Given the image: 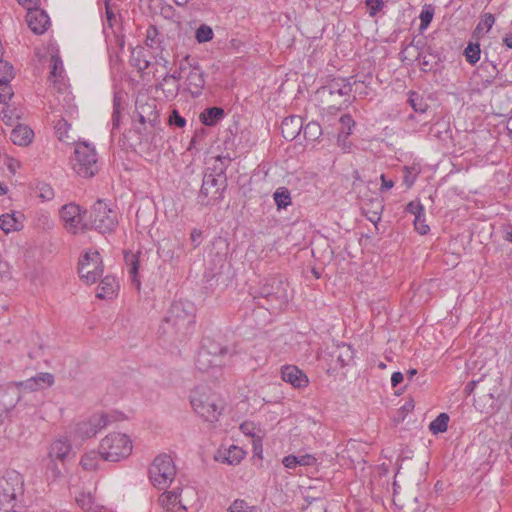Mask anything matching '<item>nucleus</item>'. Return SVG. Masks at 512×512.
<instances>
[{
    "mask_svg": "<svg viewBox=\"0 0 512 512\" xmlns=\"http://www.w3.org/2000/svg\"><path fill=\"white\" fill-rule=\"evenodd\" d=\"M213 30L210 26L202 24L197 30L195 34V38L199 43H205L213 38Z\"/></svg>",
    "mask_w": 512,
    "mask_h": 512,
    "instance_id": "obj_46",
    "label": "nucleus"
},
{
    "mask_svg": "<svg viewBox=\"0 0 512 512\" xmlns=\"http://www.w3.org/2000/svg\"><path fill=\"white\" fill-rule=\"evenodd\" d=\"M288 282L281 275H273L265 278L260 286L251 292L257 303L270 311L279 312L288 304Z\"/></svg>",
    "mask_w": 512,
    "mask_h": 512,
    "instance_id": "obj_1",
    "label": "nucleus"
},
{
    "mask_svg": "<svg viewBox=\"0 0 512 512\" xmlns=\"http://www.w3.org/2000/svg\"><path fill=\"white\" fill-rule=\"evenodd\" d=\"M26 22L31 31L35 34H43L50 26V19L47 13L37 6L28 8Z\"/></svg>",
    "mask_w": 512,
    "mask_h": 512,
    "instance_id": "obj_15",
    "label": "nucleus"
},
{
    "mask_svg": "<svg viewBox=\"0 0 512 512\" xmlns=\"http://www.w3.org/2000/svg\"><path fill=\"white\" fill-rule=\"evenodd\" d=\"M57 461L58 460L49 459V463L47 464V472L50 473L51 477L54 479L58 478L62 473V470L58 466Z\"/></svg>",
    "mask_w": 512,
    "mask_h": 512,
    "instance_id": "obj_58",
    "label": "nucleus"
},
{
    "mask_svg": "<svg viewBox=\"0 0 512 512\" xmlns=\"http://www.w3.org/2000/svg\"><path fill=\"white\" fill-rule=\"evenodd\" d=\"M225 116V112L220 107H211L203 110L200 115V121L206 126H214Z\"/></svg>",
    "mask_w": 512,
    "mask_h": 512,
    "instance_id": "obj_25",
    "label": "nucleus"
},
{
    "mask_svg": "<svg viewBox=\"0 0 512 512\" xmlns=\"http://www.w3.org/2000/svg\"><path fill=\"white\" fill-rule=\"evenodd\" d=\"M149 479L152 485L160 490L166 489L176 476V467L167 454L156 456L149 467Z\"/></svg>",
    "mask_w": 512,
    "mask_h": 512,
    "instance_id": "obj_5",
    "label": "nucleus"
},
{
    "mask_svg": "<svg viewBox=\"0 0 512 512\" xmlns=\"http://www.w3.org/2000/svg\"><path fill=\"white\" fill-rule=\"evenodd\" d=\"M119 285L116 279L112 276H106L103 278L98 286L97 297L101 299H110L112 298Z\"/></svg>",
    "mask_w": 512,
    "mask_h": 512,
    "instance_id": "obj_23",
    "label": "nucleus"
},
{
    "mask_svg": "<svg viewBox=\"0 0 512 512\" xmlns=\"http://www.w3.org/2000/svg\"><path fill=\"white\" fill-rule=\"evenodd\" d=\"M130 63L139 72L146 70L150 66V61L147 59L145 50L143 47L137 46L132 49Z\"/></svg>",
    "mask_w": 512,
    "mask_h": 512,
    "instance_id": "obj_27",
    "label": "nucleus"
},
{
    "mask_svg": "<svg viewBox=\"0 0 512 512\" xmlns=\"http://www.w3.org/2000/svg\"><path fill=\"white\" fill-rule=\"evenodd\" d=\"M14 92L10 85V82H0V103H7Z\"/></svg>",
    "mask_w": 512,
    "mask_h": 512,
    "instance_id": "obj_52",
    "label": "nucleus"
},
{
    "mask_svg": "<svg viewBox=\"0 0 512 512\" xmlns=\"http://www.w3.org/2000/svg\"><path fill=\"white\" fill-rule=\"evenodd\" d=\"M245 452L240 447L231 445L229 448L217 450L214 459L221 463L237 465L244 458Z\"/></svg>",
    "mask_w": 512,
    "mask_h": 512,
    "instance_id": "obj_18",
    "label": "nucleus"
},
{
    "mask_svg": "<svg viewBox=\"0 0 512 512\" xmlns=\"http://www.w3.org/2000/svg\"><path fill=\"white\" fill-rule=\"evenodd\" d=\"M125 262L128 268V272L131 277L132 283L136 286L137 289L140 288V281L138 279V270H139V260L138 254L135 253H125Z\"/></svg>",
    "mask_w": 512,
    "mask_h": 512,
    "instance_id": "obj_31",
    "label": "nucleus"
},
{
    "mask_svg": "<svg viewBox=\"0 0 512 512\" xmlns=\"http://www.w3.org/2000/svg\"><path fill=\"white\" fill-rule=\"evenodd\" d=\"M21 227V221L14 213H7L0 216V228L7 234L11 231H17Z\"/></svg>",
    "mask_w": 512,
    "mask_h": 512,
    "instance_id": "obj_33",
    "label": "nucleus"
},
{
    "mask_svg": "<svg viewBox=\"0 0 512 512\" xmlns=\"http://www.w3.org/2000/svg\"><path fill=\"white\" fill-rule=\"evenodd\" d=\"M175 244L169 240H164L158 247L157 253L165 262H172L177 256L175 254Z\"/></svg>",
    "mask_w": 512,
    "mask_h": 512,
    "instance_id": "obj_34",
    "label": "nucleus"
},
{
    "mask_svg": "<svg viewBox=\"0 0 512 512\" xmlns=\"http://www.w3.org/2000/svg\"><path fill=\"white\" fill-rule=\"evenodd\" d=\"M37 189L39 191L38 197H40L41 199H43L45 201L53 199V197H54V190H53V188L49 184L40 183L37 186Z\"/></svg>",
    "mask_w": 512,
    "mask_h": 512,
    "instance_id": "obj_53",
    "label": "nucleus"
},
{
    "mask_svg": "<svg viewBox=\"0 0 512 512\" xmlns=\"http://www.w3.org/2000/svg\"><path fill=\"white\" fill-rule=\"evenodd\" d=\"M33 135V131L28 126L18 125L12 130L10 139L16 145L26 146L32 141Z\"/></svg>",
    "mask_w": 512,
    "mask_h": 512,
    "instance_id": "obj_22",
    "label": "nucleus"
},
{
    "mask_svg": "<svg viewBox=\"0 0 512 512\" xmlns=\"http://www.w3.org/2000/svg\"><path fill=\"white\" fill-rule=\"evenodd\" d=\"M105 10H106V21L110 28L113 27L114 22L116 21V15L112 6L109 3V0H105Z\"/></svg>",
    "mask_w": 512,
    "mask_h": 512,
    "instance_id": "obj_60",
    "label": "nucleus"
},
{
    "mask_svg": "<svg viewBox=\"0 0 512 512\" xmlns=\"http://www.w3.org/2000/svg\"><path fill=\"white\" fill-rule=\"evenodd\" d=\"M404 172V183L407 185V187H411L416 180L417 173L414 172V168L407 166L404 168Z\"/></svg>",
    "mask_w": 512,
    "mask_h": 512,
    "instance_id": "obj_59",
    "label": "nucleus"
},
{
    "mask_svg": "<svg viewBox=\"0 0 512 512\" xmlns=\"http://www.w3.org/2000/svg\"><path fill=\"white\" fill-rule=\"evenodd\" d=\"M240 429L245 435L253 438V444L255 448L257 447V444L261 446L264 432L259 426L253 422L246 421L241 424Z\"/></svg>",
    "mask_w": 512,
    "mask_h": 512,
    "instance_id": "obj_32",
    "label": "nucleus"
},
{
    "mask_svg": "<svg viewBox=\"0 0 512 512\" xmlns=\"http://www.w3.org/2000/svg\"><path fill=\"white\" fill-rule=\"evenodd\" d=\"M158 501L160 506L166 511L178 512L182 510L180 502H177L178 497L175 489L161 494Z\"/></svg>",
    "mask_w": 512,
    "mask_h": 512,
    "instance_id": "obj_28",
    "label": "nucleus"
},
{
    "mask_svg": "<svg viewBox=\"0 0 512 512\" xmlns=\"http://www.w3.org/2000/svg\"><path fill=\"white\" fill-rule=\"evenodd\" d=\"M329 92L332 95L346 96L351 92V86L348 83H344V80H334L329 85Z\"/></svg>",
    "mask_w": 512,
    "mask_h": 512,
    "instance_id": "obj_42",
    "label": "nucleus"
},
{
    "mask_svg": "<svg viewBox=\"0 0 512 512\" xmlns=\"http://www.w3.org/2000/svg\"><path fill=\"white\" fill-rule=\"evenodd\" d=\"M87 223L88 229H95L100 233L111 232L118 224L117 214L102 200H98L90 208Z\"/></svg>",
    "mask_w": 512,
    "mask_h": 512,
    "instance_id": "obj_6",
    "label": "nucleus"
},
{
    "mask_svg": "<svg viewBox=\"0 0 512 512\" xmlns=\"http://www.w3.org/2000/svg\"><path fill=\"white\" fill-rule=\"evenodd\" d=\"M6 486L0 485L2 493L0 494V503L8 504L16 500L18 495L23 493V480L15 472L8 474L5 478Z\"/></svg>",
    "mask_w": 512,
    "mask_h": 512,
    "instance_id": "obj_13",
    "label": "nucleus"
},
{
    "mask_svg": "<svg viewBox=\"0 0 512 512\" xmlns=\"http://www.w3.org/2000/svg\"><path fill=\"white\" fill-rule=\"evenodd\" d=\"M133 445L127 434L112 432L105 436L99 445V453L103 460L118 462L132 453Z\"/></svg>",
    "mask_w": 512,
    "mask_h": 512,
    "instance_id": "obj_4",
    "label": "nucleus"
},
{
    "mask_svg": "<svg viewBox=\"0 0 512 512\" xmlns=\"http://www.w3.org/2000/svg\"><path fill=\"white\" fill-rule=\"evenodd\" d=\"M145 43L150 48H155L158 46V30L154 26H150L147 29Z\"/></svg>",
    "mask_w": 512,
    "mask_h": 512,
    "instance_id": "obj_51",
    "label": "nucleus"
},
{
    "mask_svg": "<svg viewBox=\"0 0 512 512\" xmlns=\"http://www.w3.org/2000/svg\"><path fill=\"white\" fill-rule=\"evenodd\" d=\"M282 379L291 384L294 388H303L308 385V377L294 365H287L282 368Z\"/></svg>",
    "mask_w": 512,
    "mask_h": 512,
    "instance_id": "obj_17",
    "label": "nucleus"
},
{
    "mask_svg": "<svg viewBox=\"0 0 512 512\" xmlns=\"http://www.w3.org/2000/svg\"><path fill=\"white\" fill-rule=\"evenodd\" d=\"M414 226L415 229L421 234L425 235L429 231V226L425 224L424 216L417 215L416 218H414Z\"/></svg>",
    "mask_w": 512,
    "mask_h": 512,
    "instance_id": "obj_56",
    "label": "nucleus"
},
{
    "mask_svg": "<svg viewBox=\"0 0 512 512\" xmlns=\"http://www.w3.org/2000/svg\"><path fill=\"white\" fill-rule=\"evenodd\" d=\"M448 422H449V416L446 413L439 414L436 419H434L430 425L429 429L434 433H443L447 431L448 428Z\"/></svg>",
    "mask_w": 512,
    "mask_h": 512,
    "instance_id": "obj_36",
    "label": "nucleus"
},
{
    "mask_svg": "<svg viewBox=\"0 0 512 512\" xmlns=\"http://www.w3.org/2000/svg\"><path fill=\"white\" fill-rule=\"evenodd\" d=\"M340 128L338 131V142L346 149L345 139L351 134L355 121L349 114H344L339 119Z\"/></svg>",
    "mask_w": 512,
    "mask_h": 512,
    "instance_id": "obj_30",
    "label": "nucleus"
},
{
    "mask_svg": "<svg viewBox=\"0 0 512 512\" xmlns=\"http://www.w3.org/2000/svg\"><path fill=\"white\" fill-rule=\"evenodd\" d=\"M177 491L178 501L182 510L193 508L198 501V493L195 488L191 486H184L175 489Z\"/></svg>",
    "mask_w": 512,
    "mask_h": 512,
    "instance_id": "obj_21",
    "label": "nucleus"
},
{
    "mask_svg": "<svg viewBox=\"0 0 512 512\" xmlns=\"http://www.w3.org/2000/svg\"><path fill=\"white\" fill-rule=\"evenodd\" d=\"M14 76L13 66L0 59V82H11Z\"/></svg>",
    "mask_w": 512,
    "mask_h": 512,
    "instance_id": "obj_45",
    "label": "nucleus"
},
{
    "mask_svg": "<svg viewBox=\"0 0 512 512\" xmlns=\"http://www.w3.org/2000/svg\"><path fill=\"white\" fill-rule=\"evenodd\" d=\"M370 16H375L383 7V0H366Z\"/></svg>",
    "mask_w": 512,
    "mask_h": 512,
    "instance_id": "obj_55",
    "label": "nucleus"
},
{
    "mask_svg": "<svg viewBox=\"0 0 512 512\" xmlns=\"http://www.w3.org/2000/svg\"><path fill=\"white\" fill-rule=\"evenodd\" d=\"M59 214L68 233L76 235L88 229L87 220L84 221L87 211H82L79 205L75 203L63 205Z\"/></svg>",
    "mask_w": 512,
    "mask_h": 512,
    "instance_id": "obj_8",
    "label": "nucleus"
},
{
    "mask_svg": "<svg viewBox=\"0 0 512 512\" xmlns=\"http://www.w3.org/2000/svg\"><path fill=\"white\" fill-rule=\"evenodd\" d=\"M72 450L71 444L66 439H57L51 443L48 457L50 460H58L64 463Z\"/></svg>",
    "mask_w": 512,
    "mask_h": 512,
    "instance_id": "obj_20",
    "label": "nucleus"
},
{
    "mask_svg": "<svg viewBox=\"0 0 512 512\" xmlns=\"http://www.w3.org/2000/svg\"><path fill=\"white\" fill-rule=\"evenodd\" d=\"M481 49L478 43L470 42L464 50V56L466 57V61L474 65L480 60Z\"/></svg>",
    "mask_w": 512,
    "mask_h": 512,
    "instance_id": "obj_37",
    "label": "nucleus"
},
{
    "mask_svg": "<svg viewBox=\"0 0 512 512\" xmlns=\"http://www.w3.org/2000/svg\"><path fill=\"white\" fill-rule=\"evenodd\" d=\"M433 15H434V12L433 10H430V9H426V10H422L421 14H420V29L423 30V29H426L428 27V25L431 23L432 19H433Z\"/></svg>",
    "mask_w": 512,
    "mask_h": 512,
    "instance_id": "obj_54",
    "label": "nucleus"
},
{
    "mask_svg": "<svg viewBox=\"0 0 512 512\" xmlns=\"http://www.w3.org/2000/svg\"><path fill=\"white\" fill-rule=\"evenodd\" d=\"M78 265L79 275L87 284L95 283L102 276V259L98 251H86Z\"/></svg>",
    "mask_w": 512,
    "mask_h": 512,
    "instance_id": "obj_9",
    "label": "nucleus"
},
{
    "mask_svg": "<svg viewBox=\"0 0 512 512\" xmlns=\"http://www.w3.org/2000/svg\"><path fill=\"white\" fill-rule=\"evenodd\" d=\"M231 158L228 156H217L215 159V165L213 168L214 175L223 179L225 177L224 172L229 165Z\"/></svg>",
    "mask_w": 512,
    "mask_h": 512,
    "instance_id": "obj_43",
    "label": "nucleus"
},
{
    "mask_svg": "<svg viewBox=\"0 0 512 512\" xmlns=\"http://www.w3.org/2000/svg\"><path fill=\"white\" fill-rule=\"evenodd\" d=\"M54 383V376L48 372H42L27 380L18 382L16 385L20 390L36 391L45 386H52Z\"/></svg>",
    "mask_w": 512,
    "mask_h": 512,
    "instance_id": "obj_16",
    "label": "nucleus"
},
{
    "mask_svg": "<svg viewBox=\"0 0 512 512\" xmlns=\"http://www.w3.org/2000/svg\"><path fill=\"white\" fill-rule=\"evenodd\" d=\"M69 129L70 124L64 118H61L56 122L55 132L60 141L68 142L72 139L68 134Z\"/></svg>",
    "mask_w": 512,
    "mask_h": 512,
    "instance_id": "obj_41",
    "label": "nucleus"
},
{
    "mask_svg": "<svg viewBox=\"0 0 512 512\" xmlns=\"http://www.w3.org/2000/svg\"><path fill=\"white\" fill-rule=\"evenodd\" d=\"M157 89L162 90L167 99H174L179 93L180 85L172 81L166 84L162 79L157 85Z\"/></svg>",
    "mask_w": 512,
    "mask_h": 512,
    "instance_id": "obj_40",
    "label": "nucleus"
},
{
    "mask_svg": "<svg viewBox=\"0 0 512 512\" xmlns=\"http://www.w3.org/2000/svg\"><path fill=\"white\" fill-rule=\"evenodd\" d=\"M108 417L105 414H94L88 419L77 424L75 433L82 439L95 436L108 425Z\"/></svg>",
    "mask_w": 512,
    "mask_h": 512,
    "instance_id": "obj_12",
    "label": "nucleus"
},
{
    "mask_svg": "<svg viewBox=\"0 0 512 512\" xmlns=\"http://www.w3.org/2000/svg\"><path fill=\"white\" fill-rule=\"evenodd\" d=\"M138 114H139V121L142 124L148 123L152 127H155L160 122L159 113L155 109L154 104L141 105L139 108Z\"/></svg>",
    "mask_w": 512,
    "mask_h": 512,
    "instance_id": "obj_24",
    "label": "nucleus"
},
{
    "mask_svg": "<svg viewBox=\"0 0 512 512\" xmlns=\"http://www.w3.org/2000/svg\"><path fill=\"white\" fill-rule=\"evenodd\" d=\"M169 124L182 128L185 126L186 120L176 110H173L169 116Z\"/></svg>",
    "mask_w": 512,
    "mask_h": 512,
    "instance_id": "obj_57",
    "label": "nucleus"
},
{
    "mask_svg": "<svg viewBox=\"0 0 512 512\" xmlns=\"http://www.w3.org/2000/svg\"><path fill=\"white\" fill-rule=\"evenodd\" d=\"M332 356L336 358V361L339 363L340 367H345L352 362L354 358V352L350 345L343 343L336 347V349L332 352Z\"/></svg>",
    "mask_w": 512,
    "mask_h": 512,
    "instance_id": "obj_26",
    "label": "nucleus"
},
{
    "mask_svg": "<svg viewBox=\"0 0 512 512\" xmlns=\"http://www.w3.org/2000/svg\"><path fill=\"white\" fill-rule=\"evenodd\" d=\"M248 505L244 500H235L229 507L228 512H247Z\"/></svg>",
    "mask_w": 512,
    "mask_h": 512,
    "instance_id": "obj_62",
    "label": "nucleus"
},
{
    "mask_svg": "<svg viewBox=\"0 0 512 512\" xmlns=\"http://www.w3.org/2000/svg\"><path fill=\"white\" fill-rule=\"evenodd\" d=\"M407 212L413 214L416 218L417 215L424 216V208L420 203L410 202L406 208Z\"/></svg>",
    "mask_w": 512,
    "mask_h": 512,
    "instance_id": "obj_61",
    "label": "nucleus"
},
{
    "mask_svg": "<svg viewBox=\"0 0 512 512\" xmlns=\"http://www.w3.org/2000/svg\"><path fill=\"white\" fill-rule=\"evenodd\" d=\"M274 200L279 209L286 208L291 204L290 192L285 187L278 188L274 193Z\"/></svg>",
    "mask_w": 512,
    "mask_h": 512,
    "instance_id": "obj_39",
    "label": "nucleus"
},
{
    "mask_svg": "<svg viewBox=\"0 0 512 512\" xmlns=\"http://www.w3.org/2000/svg\"><path fill=\"white\" fill-rule=\"evenodd\" d=\"M382 209H383V207L381 205V202L377 201L375 208L373 210H369V209H366L365 207H363V213L365 214V216L367 217V219L370 222L376 224L381 219Z\"/></svg>",
    "mask_w": 512,
    "mask_h": 512,
    "instance_id": "obj_48",
    "label": "nucleus"
},
{
    "mask_svg": "<svg viewBox=\"0 0 512 512\" xmlns=\"http://www.w3.org/2000/svg\"><path fill=\"white\" fill-rule=\"evenodd\" d=\"M76 502L85 512H91L96 505L92 496L84 492L76 497Z\"/></svg>",
    "mask_w": 512,
    "mask_h": 512,
    "instance_id": "obj_44",
    "label": "nucleus"
},
{
    "mask_svg": "<svg viewBox=\"0 0 512 512\" xmlns=\"http://www.w3.org/2000/svg\"><path fill=\"white\" fill-rule=\"evenodd\" d=\"M184 61L187 64V69H189L185 76V89L189 91L192 97H198L202 94L205 86V74L199 62L190 55H186Z\"/></svg>",
    "mask_w": 512,
    "mask_h": 512,
    "instance_id": "obj_10",
    "label": "nucleus"
},
{
    "mask_svg": "<svg viewBox=\"0 0 512 512\" xmlns=\"http://www.w3.org/2000/svg\"><path fill=\"white\" fill-rule=\"evenodd\" d=\"M74 171L83 178H91L98 172L97 153L87 142H80L75 148Z\"/></svg>",
    "mask_w": 512,
    "mask_h": 512,
    "instance_id": "obj_7",
    "label": "nucleus"
},
{
    "mask_svg": "<svg viewBox=\"0 0 512 512\" xmlns=\"http://www.w3.org/2000/svg\"><path fill=\"white\" fill-rule=\"evenodd\" d=\"M195 322V307L189 301L174 302L165 318L163 330L179 336H186L191 332Z\"/></svg>",
    "mask_w": 512,
    "mask_h": 512,
    "instance_id": "obj_2",
    "label": "nucleus"
},
{
    "mask_svg": "<svg viewBox=\"0 0 512 512\" xmlns=\"http://www.w3.org/2000/svg\"><path fill=\"white\" fill-rule=\"evenodd\" d=\"M227 353L226 348H221L219 351H212L207 347H202L196 358V368L201 372H209L210 370L218 369L224 364V355Z\"/></svg>",
    "mask_w": 512,
    "mask_h": 512,
    "instance_id": "obj_11",
    "label": "nucleus"
},
{
    "mask_svg": "<svg viewBox=\"0 0 512 512\" xmlns=\"http://www.w3.org/2000/svg\"><path fill=\"white\" fill-rule=\"evenodd\" d=\"M100 457L99 451H89L82 456L80 464L84 470L94 471L98 467Z\"/></svg>",
    "mask_w": 512,
    "mask_h": 512,
    "instance_id": "obj_35",
    "label": "nucleus"
},
{
    "mask_svg": "<svg viewBox=\"0 0 512 512\" xmlns=\"http://www.w3.org/2000/svg\"><path fill=\"white\" fill-rule=\"evenodd\" d=\"M51 62H52V69H51L50 75L52 77H56L62 71V61L58 57L53 56L51 58Z\"/></svg>",
    "mask_w": 512,
    "mask_h": 512,
    "instance_id": "obj_63",
    "label": "nucleus"
},
{
    "mask_svg": "<svg viewBox=\"0 0 512 512\" xmlns=\"http://www.w3.org/2000/svg\"><path fill=\"white\" fill-rule=\"evenodd\" d=\"M495 23V17L491 13H485L482 15L479 23L477 24L476 30L477 32H488L493 24Z\"/></svg>",
    "mask_w": 512,
    "mask_h": 512,
    "instance_id": "obj_47",
    "label": "nucleus"
},
{
    "mask_svg": "<svg viewBox=\"0 0 512 512\" xmlns=\"http://www.w3.org/2000/svg\"><path fill=\"white\" fill-rule=\"evenodd\" d=\"M302 129L305 139L309 141H315L322 135L320 124L314 121L309 122Z\"/></svg>",
    "mask_w": 512,
    "mask_h": 512,
    "instance_id": "obj_38",
    "label": "nucleus"
},
{
    "mask_svg": "<svg viewBox=\"0 0 512 512\" xmlns=\"http://www.w3.org/2000/svg\"><path fill=\"white\" fill-rule=\"evenodd\" d=\"M395 503L399 506L401 512H422V504H420L418 497L414 495L401 498L397 496L394 499Z\"/></svg>",
    "mask_w": 512,
    "mask_h": 512,
    "instance_id": "obj_29",
    "label": "nucleus"
},
{
    "mask_svg": "<svg viewBox=\"0 0 512 512\" xmlns=\"http://www.w3.org/2000/svg\"><path fill=\"white\" fill-rule=\"evenodd\" d=\"M187 69V64L184 61V58L181 60L179 65V70L175 71L174 73H166L163 77V81L166 82V84H169V82H175L178 83V81L182 78V73L185 72Z\"/></svg>",
    "mask_w": 512,
    "mask_h": 512,
    "instance_id": "obj_49",
    "label": "nucleus"
},
{
    "mask_svg": "<svg viewBox=\"0 0 512 512\" xmlns=\"http://www.w3.org/2000/svg\"><path fill=\"white\" fill-rule=\"evenodd\" d=\"M225 181L226 177L222 179L213 173L205 174L199 195L200 202L202 204L206 203L204 197H210L214 200L219 199L221 197V190L224 189Z\"/></svg>",
    "mask_w": 512,
    "mask_h": 512,
    "instance_id": "obj_14",
    "label": "nucleus"
},
{
    "mask_svg": "<svg viewBox=\"0 0 512 512\" xmlns=\"http://www.w3.org/2000/svg\"><path fill=\"white\" fill-rule=\"evenodd\" d=\"M303 128L302 118L299 116L286 117L281 123V132L286 140H294Z\"/></svg>",
    "mask_w": 512,
    "mask_h": 512,
    "instance_id": "obj_19",
    "label": "nucleus"
},
{
    "mask_svg": "<svg viewBox=\"0 0 512 512\" xmlns=\"http://www.w3.org/2000/svg\"><path fill=\"white\" fill-rule=\"evenodd\" d=\"M190 402L194 411L205 421L215 422L222 414V401L207 386H197L192 390Z\"/></svg>",
    "mask_w": 512,
    "mask_h": 512,
    "instance_id": "obj_3",
    "label": "nucleus"
},
{
    "mask_svg": "<svg viewBox=\"0 0 512 512\" xmlns=\"http://www.w3.org/2000/svg\"><path fill=\"white\" fill-rule=\"evenodd\" d=\"M409 103L415 112L424 113L427 109V104L414 92L410 94Z\"/></svg>",
    "mask_w": 512,
    "mask_h": 512,
    "instance_id": "obj_50",
    "label": "nucleus"
},
{
    "mask_svg": "<svg viewBox=\"0 0 512 512\" xmlns=\"http://www.w3.org/2000/svg\"><path fill=\"white\" fill-rule=\"evenodd\" d=\"M316 463V458L313 455L305 454L298 457V465L312 466Z\"/></svg>",
    "mask_w": 512,
    "mask_h": 512,
    "instance_id": "obj_64",
    "label": "nucleus"
}]
</instances>
